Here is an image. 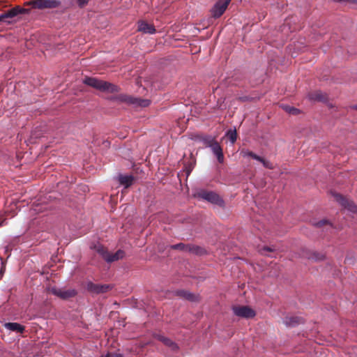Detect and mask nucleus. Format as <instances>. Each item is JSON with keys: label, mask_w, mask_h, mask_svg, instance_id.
Returning a JSON list of instances; mask_svg holds the SVG:
<instances>
[{"label": "nucleus", "mask_w": 357, "mask_h": 357, "mask_svg": "<svg viewBox=\"0 0 357 357\" xmlns=\"http://www.w3.org/2000/svg\"><path fill=\"white\" fill-rule=\"evenodd\" d=\"M83 83L102 92L114 93L119 91L117 86L96 77H86Z\"/></svg>", "instance_id": "nucleus-1"}, {"label": "nucleus", "mask_w": 357, "mask_h": 357, "mask_svg": "<svg viewBox=\"0 0 357 357\" xmlns=\"http://www.w3.org/2000/svg\"><path fill=\"white\" fill-rule=\"evenodd\" d=\"M197 196L202 199L219 206H223L225 204L223 199L217 193L212 191L202 190L198 192Z\"/></svg>", "instance_id": "nucleus-2"}, {"label": "nucleus", "mask_w": 357, "mask_h": 357, "mask_svg": "<svg viewBox=\"0 0 357 357\" xmlns=\"http://www.w3.org/2000/svg\"><path fill=\"white\" fill-rule=\"evenodd\" d=\"M95 249L96 251L102 257V258L107 261V262H112L116 260H119V259L123 258L124 252L122 250H118L114 254H110L109 253L105 248L101 245H98L95 246Z\"/></svg>", "instance_id": "nucleus-3"}, {"label": "nucleus", "mask_w": 357, "mask_h": 357, "mask_svg": "<svg viewBox=\"0 0 357 357\" xmlns=\"http://www.w3.org/2000/svg\"><path fill=\"white\" fill-rule=\"evenodd\" d=\"M29 12L28 9L22 8L20 6H15L0 15V22L3 21L10 24L11 22L8 20V19L13 18L20 14H27Z\"/></svg>", "instance_id": "nucleus-4"}, {"label": "nucleus", "mask_w": 357, "mask_h": 357, "mask_svg": "<svg viewBox=\"0 0 357 357\" xmlns=\"http://www.w3.org/2000/svg\"><path fill=\"white\" fill-rule=\"evenodd\" d=\"M231 0H216V2L211 9L213 17H220L226 10Z\"/></svg>", "instance_id": "nucleus-5"}, {"label": "nucleus", "mask_w": 357, "mask_h": 357, "mask_svg": "<svg viewBox=\"0 0 357 357\" xmlns=\"http://www.w3.org/2000/svg\"><path fill=\"white\" fill-rule=\"evenodd\" d=\"M118 100L132 105L139 106L142 107H146L149 105L150 100L148 99H141L128 96L126 95H121L118 97Z\"/></svg>", "instance_id": "nucleus-6"}, {"label": "nucleus", "mask_w": 357, "mask_h": 357, "mask_svg": "<svg viewBox=\"0 0 357 357\" xmlns=\"http://www.w3.org/2000/svg\"><path fill=\"white\" fill-rule=\"evenodd\" d=\"M28 4H33L34 8L38 9L56 8L61 5L59 0H36Z\"/></svg>", "instance_id": "nucleus-7"}, {"label": "nucleus", "mask_w": 357, "mask_h": 357, "mask_svg": "<svg viewBox=\"0 0 357 357\" xmlns=\"http://www.w3.org/2000/svg\"><path fill=\"white\" fill-rule=\"evenodd\" d=\"M234 314L239 317L250 319L255 316V310L248 306H236L232 308Z\"/></svg>", "instance_id": "nucleus-8"}, {"label": "nucleus", "mask_w": 357, "mask_h": 357, "mask_svg": "<svg viewBox=\"0 0 357 357\" xmlns=\"http://www.w3.org/2000/svg\"><path fill=\"white\" fill-rule=\"evenodd\" d=\"M334 197L335 200L344 208L351 213H357V206L352 201L346 199L340 194H335Z\"/></svg>", "instance_id": "nucleus-9"}, {"label": "nucleus", "mask_w": 357, "mask_h": 357, "mask_svg": "<svg viewBox=\"0 0 357 357\" xmlns=\"http://www.w3.org/2000/svg\"><path fill=\"white\" fill-rule=\"evenodd\" d=\"M50 291L52 294L63 299L73 297L76 294V291L74 289L63 290L57 287H52Z\"/></svg>", "instance_id": "nucleus-10"}, {"label": "nucleus", "mask_w": 357, "mask_h": 357, "mask_svg": "<svg viewBox=\"0 0 357 357\" xmlns=\"http://www.w3.org/2000/svg\"><path fill=\"white\" fill-rule=\"evenodd\" d=\"M109 285L98 284L93 282H89L87 285V289L89 291L96 294L105 293L109 289Z\"/></svg>", "instance_id": "nucleus-11"}, {"label": "nucleus", "mask_w": 357, "mask_h": 357, "mask_svg": "<svg viewBox=\"0 0 357 357\" xmlns=\"http://www.w3.org/2000/svg\"><path fill=\"white\" fill-rule=\"evenodd\" d=\"M170 247L172 249H174V250L188 251L190 252L195 253V254H199V250H200V248H199V247L190 246L189 245H185L182 243L172 245Z\"/></svg>", "instance_id": "nucleus-12"}, {"label": "nucleus", "mask_w": 357, "mask_h": 357, "mask_svg": "<svg viewBox=\"0 0 357 357\" xmlns=\"http://www.w3.org/2000/svg\"><path fill=\"white\" fill-rule=\"evenodd\" d=\"M138 31L144 33L153 34L155 33V29L153 25L148 24L146 22L141 21L138 22Z\"/></svg>", "instance_id": "nucleus-13"}, {"label": "nucleus", "mask_w": 357, "mask_h": 357, "mask_svg": "<svg viewBox=\"0 0 357 357\" xmlns=\"http://www.w3.org/2000/svg\"><path fill=\"white\" fill-rule=\"evenodd\" d=\"M211 148L213 153L216 156L219 162L222 163L224 161V155L222 153V149L220 144L215 142L213 144L211 145L209 147Z\"/></svg>", "instance_id": "nucleus-14"}, {"label": "nucleus", "mask_w": 357, "mask_h": 357, "mask_svg": "<svg viewBox=\"0 0 357 357\" xmlns=\"http://www.w3.org/2000/svg\"><path fill=\"white\" fill-rule=\"evenodd\" d=\"M134 181V177L132 175H122L120 174L119 176V181L121 185H123L125 188H128L130 186Z\"/></svg>", "instance_id": "nucleus-15"}, {"label": "nucleus", "mask_w": 357, "mask_h": 357, "mask_svg": "<svg viewBox=\"0 0 357 357\" xmlns=\"http://www.w3.org/2000/svg\"><path fill=\"white\" fill-rule=\"evenodd\" d=\"M6 328L11 331H16L18 333H22L24 330V328L23 326L18 323L15 322H8L5 324Z\"/></svg>", "instance_id": "nucleus-16"}, {"label": "nucleus", "mask_w": 357, "mask_h": 357, "mask_svg": "<svg viewBox=\"0 0 357 357\" xmlns=\"http://www.w3.org/2000/svg\"><path fill=\"white\" fill-rule=\"evenodd\" d=\"M284 324L288 326H295L299 324V319L296 317H287L283 320Z\"/></svg>", "instance_id": "nucleus-17"}, {"label": "nucleus", "mask_w": 357, "mask_h": 357, "mask_svg": "<svg viewBox=\"0 0 357 357\" xmlns=\"http://www.w3.org/2000/svg\"><path fill=\"white\" fill-rule=\"evenodd\" d=\"M162 342L165 345H166L168 347H169L173 351H176V350H177L178 349L177 344L174 342H173L172 340L168 338V337H165V339H162Z\"/></svg>", "instance_id": "nucleus-18"}, {"label": "nucleus", "mask_w": 357, "mask_h": 357, "mask_svg": "<svg viewBox=\"0 0 357 357\" xmlns=\"http://www.w3.org/2000/svg\"><path fill=\"white\" fill-rule=\"evenodd\" d=\"M307 257L317 261L324 260L325 259V255L321 253L312 252L310 255H307Z\"/></svg>", "instance_id": "nucleus-19"}, {"label": "nucleus", "mask_w": 357, "mask_h": 357, "mask_svg": "<svg viewBox=\"0 0 357 357\" xmlns=\"http://www.w3.org/2000/svg\"><path fill=\"white\" fill-rule=\"evenodd\" d=\"M177 294L180 296L185 298V299L191 301H194L195 300V296L189 291H178Z\"/></svg>", "instance_id": "nucleus-20"}, {"label": "nucleus", "mask_w": 357, "mask_h": 357, "mask_svg": "<svg viewBox=\"0 0 357 357\" xmlns=\"http://www.w3.org/2000/svg\"><path fill=\"white\" fill-rule=\"evenodd\" d=\"M177 294L180 296L185 298V299L191 301H194L195 300V296L189 291H178Z\"/></svg>", "instance_id": "nucleus-21"}, {"label": "nucleus", "mask_w": 357, "mask_h": 357, "mask_svg": "<svg viewBox=\"0 0 357 357\" xmlns=\"http://www.w3.org/2000/svg\"><path fill=\"white\" fill-rule=\"evenodd\" d=\"M226 136L229 139L231 144H234L236 140V129H229L226 132Z\"/></svg>", "instance_id": "nucleus-22"}, {"label": "nucleus", "mask_w": 357, "mask_h": 357, "mask_svg": "<svg viewBox=\"0 0 357 357\" xmlns=\"http://www.w3.org/2000/svg\"><path fill=\"white\" fill-rule=\"evenodd\" d=\"M310 98L318 101H324L326 99L325 95L320 91H317L313 94H311Z\"/></svg>", "instance_id": "nucleus-23"}, {"label": "nucleus", "mask_w": 357, "mask_h": 357, "mask_svg": "<svg viewBox=\"0 0 357 357\" xmlns=\"http://www.w3.org/2000/svg\"><path fill=\"white\" fill-rule=\"evenodd\" d=\"M202 140L206 147H210L211 145L213 144V143L216 142L214 138L211 136L203 137Z\"/></svg>", "instance_id": "nucleus-24"}, {"label": "nucleus", "mask_w": 357, "mask_h": 357, "mask_svg": "<svg viewBox=\"0 0 357 357\" xmlns=\"http://www.w3.org/2000/svg\"><path fill=\"white\" fill-rule=\"evenodd\" d=\"M283 109L290 114H297L300 112L298 109L288 105L283 106Z\"/></svg>", "instance_id": "nucleus-25"}, {"label": "nucleus", "mask_w": 357, "mask_h": 357, "mask_svg": "<svg viewBox=\"0 0 357 357\" xmlns=\"http://www.w3.org/2000/svg\"><path fill=\"white\" fill-rule=\"evenodd\" d=\"M325 225H328L331 226L329 222L326 220H321L320 221L313 222V225L317 227H321L322 226H324Z\"/></svg>", "instance_id": "nucleus-26"}, {"label": "nucleus", "mask_w": 357, "mask_h": 357, "mask_svg": "<svg viewBox=\"0 0 357 357\" xmlns=\"http://www.w3.org/2000/svg\"><path fill=\"white\" fill-rule=\"evenodd\" d=\"M241 155L243 158L252 157L253 152L249 151L248 149H242L240 153Z\"/></svg>", "instance_id": "nucleus-27"}, {"label": "nucleus", "mask_w": 357, "mask_h": 357, "mask_svg": "<svg viewBox=\"0 0 357 357\" xmlns=\"http://www.w3.org/2000/svg\"><path fill=\"white\" fill-rule=\"evenodd\" d=\"M76 1L79 7L83 8L89 3V0H76Z\"/></svg>", "instance_id": "nucleus-28"}, {"label": "nucleus", "mask_w": 357, "mask_h": 357, "mask_svg": "<svg viewBox=\"0 0 357 357\" xmlns=\"http://www.w3.org/2000/svg\"><path fill=\"white\" fill-rule=\"evenodd\" d=\"M263 165V166L266 168H268V169H272L273 168V165L271 162H269L268 161L264 160L263 158V160L261 162Z\"/></svg>", "instance_id": "nucleus-29"}, {"label": "nucleus", "mask_w": 357, "mask_h": 357, "mask_svg": "<svg viewBox=\"0 0 357 357\" xmlns=\"http://www.w3.org/2000/svg\"><path fill=\"white\" fill-rule=\"evenodd\" d=\"M251 158H253L254 160H256L260 162L263 160V158L257 155V154H255L254 153Z\"/></svg>", "instance_id": "nucleus-30"}, {"label": "nucleus", "mask_w": 357, "mask_h": 357, "mask_svg": "<svg viewBox=\"0 0 357 357\" xmlns=\"http://www.w3.org/2000/svg\"><path fill=\"white\" fill-rule=\"evenodd\" d=\"M154 337H155L156 340H159V341H160V342H162V339H165V336H163V335H160V334H155V335H154Z\"/></svg>", "instance_id": "nucleus-31"}, {"label": "nucleus", "mask_w": 357, "mask_h": 357, "mask_svg": "<svg viewBox=\"0 0 357 357\" xmlns=\"http://www.w3.org/2000/svg\"><path fill=\"white\" fill-rule=\"evenodd\" d=\"M100 357H115V356L114 355H112L111 354L109 353H107L105 355H102Z\"/></svg>", "instance_id": "nucleus-32"}, {"label": "nucleus", "mask_w": 357, "mask_h": 357, "mask_svg": "<svg viewBox=\"0 0 357 357\" xmlns=\"http://www.w3.org/2000/svg\"><path fill=\"white\" fill-rule=\"evenodd\" d=\"M239 99L243 101V102H245L246 100H248V98L247 96H243V97H240Z\"/></svg>", "instance_id": "nucleus-33"}, {"label": "nucleus", "mask_w": 357, "mask_h": 357, "mask_svg": "<svg viewBox=\"0 0 357 357\" xmlns=\"http://www.w3.org/2000/svg\"><path fill=\"white\" fill-rule=\"evenodd\" d=\"M262 250H264V251H271V249L270 248H268V247H264Z\"/></svg>", "instance_id": "nucleus-34"}, {"label": "nucleus", "mask_w": 357, "mask_h": 357, "mask_svg": "<svg viewBox=\"0 0 357 357\" xmlns=\"http://www.w3.org/2000/svg\"><path fill=\"white\" fill-rule=\"evenodd\" d=\"M6 224V220H0V227Z\"/></svg>", "instance_id": "nucleus-35"}, {"label": "nucleus", "mask_w": 357, "mask_h": 357, "mask_svg": "<svg viewBox=\"0 0 357 357\" xmlns=\"http://www.w3.org/2000/svg\"><path fill=\"white\" fill-rule=\"evenodd\" d=\"M34 211H37V212H41L42 211L40 209H38V208H34Z\"/></svg>", "instance_id": "nucleus-36"}, {"label": "nucleus", "mask_w": 357, "mask_h": 357, "mask_svg": "<svg viewBox=\"0 0 357 357\" xmlns=\"http://www.w3.org/2000/svg\"><path fill=\"white\" fill-rule=\"evenodd\" d=\"M190 171H191V169H190V168H189V169L187 170V174H188V175L190 174Z\"/></svg>", "instance_id": "nucleus-37"}, {"label": "nucleus", "mask_w": 357, "mask_h": 357, "mask_svg": "<svg viewBox=\"0 0 357 357\" xmlns=\"http://www.w3.org/2000/svg\"><path fill=\"white\" fill-rule=\"evenodd\" d=\"M354 109H357V105H355V106H354Z\"/></svg>", "instance_id": "nucleus-38"}]
</instances>
